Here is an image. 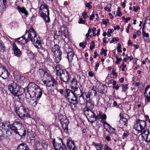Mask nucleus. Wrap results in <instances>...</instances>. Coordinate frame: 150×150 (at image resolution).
<instances>
[{
  "label": "nucleus",
  "instance_id": "774afa93",
  "mask_svg": "<svg viewBox=\"0 0 150 150\" xmlns=\"http://www.w3.org/2000/svg\"><path fill=\"white\" fill-rule=\"evenodd\" d=\"M145 98L147 102H150V96H147L145 97Z\"/></svg>",
  "mask_w": 150,
  "mask_h": 150
},
{
  "label": "nucleus",
  "instance_id": "37998d69",
  "mask_svg": "<svg viewBox=\"0 0 150 150\" xmlns=\"http://www.w3.org/2000/svg\"><path fill=\"white\" fill-rule=\"evenodd\" d=\"M119 40V38L118 37L113 38L112 40L110 41V43H112L113 42H116Z\"/></svg>",
  "mask_w": 150,
  "mask_h": 150
},
{
  "label": "nucleus",
  "instance_id": "e2e57ef3",
  "mask_svg": "<svg viewBox=\"0 0 150 150\" xmlns=\"http://www.w3.org/2000/svg\"><path fill=\"white\" fill-rule=\"evenodd\" d=\"M117 16H121L122 15V13L120 11H118V9L117 10Z\"/></svg>",
  "mask_w": 150,
  "mask_h": 150
},
{
  "label": "nucleus",
  "instance_id": "f3484780",
  "mask_svg": "<svg viewBox=\"0 0 150 150\" xmlns=\"http://www.w3.org/2000/svg\"><path fill=\"white\" fill-rule=\"evenodd\" d=\"M141 134L142 137L146 142H150V132L147 129L144 130Z\"/></svg>",
  "mask_w": 150,
  "mask_h": 150
},
{
  "label": "nucleus",
  "instance_id": "3c124183",
  "mask_svg": "<svg viewBox=\"0 0 150 150\" xmlns=\"http://www.w3.org/2000/svg\"><path fill=\"white\" fill-rule=\"evenodd\" d=\"M82 15L83 18L85 19H86L88 17L87 13L86 12H83Z\"/></svg>",
  "mask_w": 150,
  "mask_h": 150
},
{
  "label": "nucleus",
  "instance_id": "cd10ccee",
  "mask_svg": "<svg viewBox=\"0 0 150 150\" xmlns=\"http://www.w3.org/2000/svg\"><path fill=\"white\" fill-rule=\"evenodd\" d=\"M38 72L41 77L42 78H43V79H45L47 76H48L50 75L49 74L42 69H39Z\"/></svg>",
  "mask_w": 150,
  "mask_h": 150
},
{
  "label": "nucleus",
  "instance_id": "603ef678",
  "mask_svg": "<svg viewBox=\"0 0 150 150\" xmlns=\"http://www.w3.org/2000/svg\"><path fill=\"white\" fill-rule=\"evenodd\" d=\"M86 22V20H83L82 18H80L79 19V24H84Z\"/></svg>",
  "mask_w": 150,
  "mask_h": 150
},
{
  "label": "nucleus",
  "instance_id": "338daca9",
  "mask_svg": "<svg viewBox=\"0 0 150 150\" xmlns=\"http://www.w3.org/2000/svg\"><path fill=\"white\" fill-rule=\"evenodd\" d=\"M126 57H127V58L128 59H130V60H132L133 59V57L132 56H130L129 57H128L127 54L126 55Z\"/></svg>",
  "mask_w": 150,
  "mask_h": 150
},
{
  "label": "nucleus",
  "instance_id": "f704fd0d",
  "mask_svg": "<svg viewBox=\"0 0 150 150\" xmlns=\"http://www.w3.org/2000/svg\"><path fill=\"white\" fill-rule=\"evenodd\" d=\"M17 81L20 83H22L25 80V77L23 76H19L17 77Z\"/></svg>",
  "mask_w": 150,
  "mask_h": 150
},
{
  "label": "nucleus",
  "instance_id": "58836bf2",
  "mask_svg": "<svg viewBox=\"0 0 150 150\" xmlns=\"http://www.w3.org/2000/svg\"><path fill=\"white\" fill-rule=\"evenodd\" d=\"M120 122L122 123L123 122V124L124 125H125L126 123V122L127 121V119L123 117V116H121V114L120 115Z\"/></svg>",
  "mask_w": 150,
  "mask_h": 150
},
{
  "label": "nucleus",
  "instance_id": "412c9836",
  "mask_svg": "<svg viewBox=\"0 0 150 150\" xmlns=\"http://www.w3.org/2000/svg\"><path fill=\"white\" fill-rule=\"evenodd\" d=\"M15 41L17 42L20 44H25L27 43L28 41L27 39H26L25 37V35L22 36L21 37L16 38Z\"/></svg>",
  "mask_w": 150,
  "mask_h": 150
},
{
  "label": "nucleus",
  "instance_id": "39448f33",
  "mask_svg": "<svg viewBox=\"0 0 150 150\" xmlns=\"http://www.w3.org/2000/svg\"><path fill=\"white\" fill-rule=\"evenodd\" d=\"M39 12L40 16L45 21V23H49L50 22L49 8L46 4H42L40 6L39 8Z\"/></svg>",
  "mask_w": 150,
  "mask_h": 150
},
{
  "label": "nucleus",
  "instance_id": "ddd939ff",
  "mask_svg": "<svg viewBox=\"0 0 150 150\" xmlns=\"http://www.w3.org/2000/svg\"><path fill=\"white\" fill-rule=\"evenodd\" d=\"M86 107L83 109V112L84 114L87 117L88 116V115L86 114V112H89L90 111H92L91 109L93 108L94 107V104L92 102L91 100H88V99L86 100Z\"/></svg>",
  "mask_w": 150,
  "mask_h": 150
},
{
  "label": "nucleus",
  "instance_id": "b1692460",
  "mask_svg": "<svg viewBox=\"0 0 150 150\" xmlns=\"http://www.w3.org/2000/svg\"><path fill=\"white\" fill-rule=\"evenodd\" d=\"M64 94L65 97L68 99V98L71 97H72L74 95V93L71 90L68 89H66L64 91Z\"/></svg>",
  "mask_w": 150,
  "mask_h": 150
},
{
  "label": "nucleus",
  "instance_id": "bb28decb",
  "mask_svg": "<svg viewBox=\"0 0 150 150\" xmlns=\"http://www.w3.org/2000/svg\"><path fill=\"white\" fill-rule=\"evenodd\" d=\"M13 50L14 54L16 56H18L20 54L21 51L14 43H13Z\"/></svg>",
  "mask_w": 150,
  "mask_h": 150
},
{
  "label": "nucleus",
  "instance_id": "5701e85b",
  "mask_svg": "<svg viewBox=\"0 0 150 150\" xmlns=\"http://www.w3.org/2000/svg\"><path fill=\"white\" fill-rule=\"evenodd\" d=\"M2 74H0V77L4 79L8 78L9 76V74L7 70L4 67L3 70L1 71Z\"/></svg>",
  "mask_w": 150,
  "mask_h": 150
},
{
  "label": "nucleus",
  "instance_id": "79ce46f5",
  "mask_svg": "<svg viewBox=\"0 0 150 150\" xmlns=\"http://www.w3.org/2000/svg\"><path fill=\"white\" fill-rule=\"evenodd\" d=\"M111 4H108L106 7L104 8V9L105 10L107 11H111Z\"/></svg>",
  "mask_w": 150,
  "mask_h": 150
},
{
  "label": "nucleus",
  "instance_id": "423d86ee",
  "mask_svg": "<svg viewBox=\"0 0 150 150\" xmlns=\"http://www.w3.org/2000/svg\"><path fill=\"white\" fill-rule=\"evenodd\" d=\"M146 123L145 121L137 120L134 126V129L138 133H142V132L146 128Z\"/></svg>",
  "mask_w": 150,
  "mask_h": 150
},
{
  "label": "nucleus",
  "instance_id": "dca6fc26",
  "mask_svg": "<svg viewBox=\"0 0 150 150\" xmlns=\"http://www.w3.org/2000/svg\"><path fill=\"white\" fill-rule=\"evenodd\" d=\"M67 148L69 150H77V148L75 146L74 142L71 138L67 139Z\"/></svg>",
  "mask_w": 150,
  "mask_h": 150
},
{
  "label": "nucleus",
  "instance_id": "6e6d98bb",
  "mask_svg": "<svg viewBox=\"0 0 150 150\" xmlns=\"http://www.w3.org/2000/svg\"><path fill=\"white\" fill-rule=\"evenodd\" d=\"M63 28L64 29V30L63 31V35H64V34H66L68 32L67 30H66V28L64 27H62V28Z\"/></svg>",
  "mask_w": 150,
  "mask_h": 150
},
{
  "label": "nucleus",
  "instance_id": "69168bd1",
  "mask_svg": "<svg viewBox=\"0 0 150 150\" xmlns=\"http://www.w3.org/2000/svg\"><path fill=\"white\" fill-rule=\"evenodd\" d=\"M106 115L105 114H104L102 115V117L101 118L103 120H105L106 119Z\"/></svg>",
  "mask_w": 150,
  "mask_h": 150
},
{
  "label": "nucleus",
  "instance_id": "20e7f679",
  "mask_svg": "<svg viewBox=\"0 0 150 150\" xmlns=\"http://www.w3.org/2000/svg\"><path fill=\"white\" fill-rule=\"evenodd\" d=\"M16 114L22 119H25L30 117L28 108L23 105L16 107L15 110Z\"/></svg>",
  "mask_w": 150,
  "mask_h": 150
},
{
  "label": "nucleus",
  "instance_id": "680f3d73",
  "mask_svg": "<svg viewBox=\"0 0 150 150\" xmlns=\"http://www.w3.org/2000/svg\"><path fill=\"white\" fill-rule=\"evenodd\" d=\"M79 87V85H77V86H75L73 87V88H72L74 90V91L75 92L77 91V90H78V88Z\"/></svg>",
  "mask_w": 150,
  "mask_h": 150
},
{
  "label": "nucleus",
  "instance_id": "a211bd4d",
  "mask_svg": "<svg viewBox=\"0 0 150 150\" xmlns=\"http://www.w3.org/2000/svg\"><path fill=\"white\" fill-rule=\"evenodd\" d=\"M12 127L14 130V132L23 127L22 124L19 121H14L11 125Z\"/></svg>",
  "mask_w": 150,
  "mask_h": 150
},
{
  "label": "nucleus",
  "instance_id": "7ed1b4c3",
  "mask_svg": "<svg viewBox=\"0 0 150 150\" xmlns=\"http://www.w3.org/2000/svg\"><path fill=\"white\" fill-rule=\"evenodd\" d=\"M21 86L15 83L10 84L8 86V89L14 96H17L21 103L24 100L23 95L20 89Z\"/></svg>",
  "mask_w": 150,
  "mask_h": 150
},
{
  "label": "nucleus",
  "instance_id": "5fc2aeb1",
  "mask_svg": "<svg viewBox=\"0 0 150 150\" xmlns=\"http://www.w3.org/2000/svg\"><path fill=\"white\" fill-rule=\"evenodd\" d=\"M109 21V20L108 19H106L105 20H103V21L102 22V24L107 25V23Z\"/></svg>",
  "mask_w": 150,
  "mask_h": 150
},
{
  "label": "nucleus",
  "instance_id": "c9c22d12",
  "mask_svg": "<svg viewBox=\"0 0 150 150\" xmlns=\"http://www.w3.org/2000/svg\"><path fill=\"white\" fill-rule=\"evenodd\" d=\"M55 67L56 70L57 75H60L62 71L61 69V65L59 64H58L56 65Z\"/></svg>",
  "mask_w": 150,
  "mask_h": 150
},
{
  "label": "nucleus",
  "instance_id": "f257e3e1",
  "mask_svg": "<svg viewBox=\"0 0 150 150\" xmlns=\"http://www.w3.org/2000/svg\"><path fill=\"white\" fill-rule=\"evenodd\" d=\"M25 97L28 101L30 98L36 96L40 98L42 94V92L41 89L35 83H30L27 86L24 88Z\"/></svg>",
  "mask_w": 150,
  "mask_h": 150
},
{
  "label": "nucleus",
  "instance_id": "a18cd8bd",
  "mask_svg": "<svg viewBox=\"0 0 150 150\" xmlns=\"http://www.w3.org/2000/svg\"><path fill=\"white\" fill-rule=\"evenodd\" d=\"M0 46L1 48V51L4 52L5 50V46L3 44V42L0 45Z\"/></svg>",
  "mask_w": 150,
  "mask_h": 150
},
{
  "label": "nucleus",
  "instance_id": "0eeeda50",
  "mask_svg": "<svg viewBox=\"0 0 150 150\" xmlns=\"http://www.w3.org/2000/svg\"><path fill=\"white\" fill-rule=\"evenodd\" d=\"M86 113L88 115L87 117L88 121L91 123H94L97 120L99 119L102 117L101 112L99 111L98 113L97 116H96L95 113L93 111H89Z\"/></svg>",
  "mask_w": 150,
  "mask_h": 150
},
{
  "label": "nucleus",
  "instance_id": "8fccbe9b",
  "mask_svg": "<svg viewBox=\"0 0 150 150\" xmlns=\"http://www.w3.org/2000/svg\"><path fill=\"white\" fill-rule=\"evenodd\" d=\"M116 61L115 62V63L116 64H119L120 62L121 61L122 59L121 58H118L117 56L116 57Z\"/></svg>",
  "mask_w": 150,
  "mask_h": 150
},
{
  "label": "nucleus",
  "instance_id": "4be33fe9",
  "mask_svg": "<svg viewBox=\"0 0 150 150\" xmlns=\"http://www.w3.org/2000/svg\"><path fill=\"white\" fill-rule=\"evenodd\" d=\"M35 98H33L32 99H30L28 101L29 103L31 105L35 107L37 104L38 103L39 98H38L37 96L34 97Z\"/></svg>",
  "mask_w": 150,
  "mask_h": 150
},
{
  "label": "nucleus",
  "instance_id": "c85d7f7f",
  "mask_svg": "<svg viewBox=\"0 0 150 150\" xmlns=\"http://www.w3.org/2000/svg\"><path fill=\"white\" fill-rule=\"evenodd\" d=\"M17 8L19 12L24 13L26 16L28 15V13L25 8L18 6Z\"/></svg>",
  "mask_w": 150,
  "mask_h": 150
},
{
  "label": "nucleus",
  "instance_id": "c756f323",
  "mask_svg": "<svg viewBox=\"0 0 150 150\" xmlns=\"http://www.w3.org/2000/svg\"><path fill=\"white\" fill-rule=\"evenodd\" d=\"M78 102L80 104H83L84 103L85 100L84 99V96L83 95H81L80 96L76 97Z\"/></svg>",
  "mask_w": 150,
  "mask_h": 150
},
{
  "label": "nucleus",
  "instance_id": "aec40b11",
  "mask_svg": "<svg viewBox=\"0 0 150 150\" xmlns=\"http://www.w3.org/2000/svg\"><path fill=\"white\" fill-rule=\"evenodd\" d=\"M74 54L72 49L70 48H68L67 54V58L69 63L71 62L73 59Z\"/></svg>",
  "mask_w": 150,
  "mask_h": 150
},
{
  "label": "nucleus",
  "instance_id": "13d9d810",
  "mask_svg": "<svg viewBox=\"0 0 150 150\" xmlns=\"http://www.w3.org/2000/svg\"><path fill=\"white\" fill-rule=\"evenodd\" d=\"M107 38H104L103 39V45L104 46L108 43L106 40Z\"/></svg>",
  "mask_w": 150,
  "mask_h": 150
},
{
  "label": "nucleus",
  "instance_id": "2eb2a0df",
  "mask_svg": "<svg viewBox=\"0 0 150 150\" xmlns=\"http://www.w3.org/2000/svg\"><path fill=\"white\" fill-rule=\"evenodd\" d=\"M67 101L69 103V105L71 109H74L76 107V105L78 103L76 97L72 98L71 97L67 99Z\"/></svg>",
  "mask_w": 150,
  "mask_h": 150
},
{
  "label": "nucleus",
  "instance_id": "6ab92c4d",
  "mask_svg": "<svg viewBox=\"0 0 150 150\" xmlns=\"http://www.w3.org/2000/svg\"><path fill=\"white\" fill-rule=\"evenodd\" d=\"M14 133L18 134L21 137H23L25 136L26 130L25 129L24 126L23 125V127H22L21 128L18 129L17 131L14 132Z\"/></svg>",
  "mask_w": 150,
  "mask_h": 150
},
{
  "label": "nucleus",
  "instance_id": "72a5a7b5",
  "mask_svg": "<svg viewBox=\"0 0 150 150\" xmlns=\"http://www.w3.org/2000/svg\"><path fill=\"white\" fill-rule=\"evenodd\" d=\"M43 56L44 58L47 59L48 62H52V60L50 58V56L47 51L44 52V54H43Z\"/></svg>",
  "mask_w": 150,
  "mask_h": 150
},
{
  "label": "nucleus",
  "instance_id": "a878e982",
  "mask_svg": "<svg viewBox=\"0 0 150 150\" xmlns=\"http://www.w3.org/2000/svg\"><path fill=\"white\" fill-rule=\"evenodd\" d=\"M17 150H30L25 143H22L19 144L17 149Z\"/></svg>",
  "mask_w": 150,
  "mask_h": 150
},
{
  "label": "nucleus",
  "instance_id": "9d476101",
  "mask_svg": "<svg viewBox=\"0 0 150 150\" xmlns=\"http://www.w3.org/2000/svg\"><path fill=\"white\" fill-rule=\"evenodd\" d=\"M43 81L47 86L56 87L57 85V81L50 75L46 77Z\"/></svg>",
  "mask_w": 150,
  "mask_h": 150
},
{
  "label": "nucleus",
  "instance_id": "2f4dec72",
  "mask_svg": "<svg viewBox=\"0 0 150 150\" xmlns=\"http://www.w3.org/2000/svg\"><path fill=\"white\" fill-rule=\"evenodd\" d=\"M60 49L59 46L57 44L54 45L52 47V51L54 52H55L57 51V53H59V51H61Z\"/></svg>",
  "mask_w": 150,
  "mask_h": 150
},
{
  "label": "nucleus",
  "instance_id": "393cba45",
  "mask_svg": "<svg viewBox=\"0 0 150 150\" xmlns=\"http://www.w3.org/2000/svg\"><path fill=\"white\" fill-rule=\"evenodd\" d=\"M59 53L57 54H54L55 56L54 62L56 63H59L62 59V52L61 51H59Z\"/></svg>",
  "mask_w": 150,
  "mask_h": 150
},
{
  "label": "nucleus",
  "instance_id": "de8ad7c7",
  "mask_svg": "<svg viewBox=\"0 0 150 150\" xmlns=\"http://www.w3.org/2000/svg\"><path fill=\"white\" fill-rule=\"evenodd\" d=\"M87 44V42H85L84 43L83 42H81L79 44V46L82 47L84 49L85 47V45Z\"/></svg>",
  "mask_w": 150,
  "mask_h": 150
},
{
  "label": "nucleus",
  "instance_id": "09e8293b",
  "mask_svg": "<svg viewBox=\"0 0 150 150\" xmlns=\"http://www.w3.org/2000/svg\"><path fill=\"white\" fill-rule=\"evenodd\" d=\"M121 44L120 43H119L118 44V46L117 47V51L118 52H122V50H121Z\"/></svg>",
  "mask_w": 150,
  "mask_h": 150
},
{
  "label": "nucleus",
  "instance_id": "a19ab883",
  "mask_svg": "<svg viewBox=\"0 0 150 150\" xmlns=\"http://www.w3.org/2000/svg\"><path fill=\"white\" fill-rule=\"evenodd\" d=\"M96 91L92 89L91 90H90L88 93L90 96H93V94H94L95 96H96Z\"/></svg>",
  "mask_w": 150,
  "mask_h": 150
},
{
  "label": "nucleus",
  "instance_id": "4c0bfd02",
  "mask_svg": "<svg viewBox=\"0 0 150 150\" xmlns=\"http://www.w3.org/2000/svg\"><path fill=\"white\" fill-rule=\"evenodd\" d=\"M6 0H0V7L2 8H5Z\"/></svg>",
  "mask_w": 150,
  "mask_h": 150
},
{
  "label": "nucleus",
  "instance_id": "1a4fd4ad",
  "mask_svg": "<svg viewBox=\"0 0 150 150\" xmlns=\"http://www.w3.org/2000/svg\"><path fill=\"white\" fill-rule=\"evenodd\" d=\"M53 146L56 150H67V147L63 144L62 139L59 138L55 141L54 139L52 142Z\"/></svg>",
  "mask_w": 150,
  "mask_h": 150
},
{
  "label": "nucleus",
  "instance_id": "0e129e2a",
  "mask_svg": "<svg viewBox=\"0 0 150 150\" xmlns=\"http://www.w3.org/2000/svg\"><path fill=\"white\" fill-rule=\"evenodd\" d=\"M102 52H100L101 54H103L104 53L107 52V50H105L103 48H102Z\"/></svg>",
  "mask_w": 150,
  "mask_h": 150
},
{
  "label": "nucleus",
  "instance_id": "49530a36",
  "mask_svg": "<svg viewBox=\"0 0 150 150\" xmlns=\"http://www.w3.org/2000/svg\"><path fill=\"white\" fill-rule=\"evenodd\" d=\"M91 45L90 47V49L92 50L94 49L95 47V43L94 41H93L91 42Z\"/></svg>",
  "mask_w": 150,
  "mask_h": 150
},
{
  "label": "nucleus",
  "instance_id": "4d7b16f0",
  "mask_svg": "<svg viewBox=\"0 0 150 150\" xmlns=\"http://www.w3.org/2000/svg\"><path fill=\"white\" fill-rule=\"evenodd\" d=\"M129 134L128 132L124 133L122 136V138L123 139H125L126 137H127Z\"/></svg>",
  "mask_w": 150,
  "mask_h": 150
},
{
  "label": "nucleus",
  "instance_id": "6e6552de",
  "mask_svg": "<svg viewBox=\"0 0 150 150\" xmlns=\"http://www.w3.org/2000/svg\"><path fill=\"white\" fill-rule=\"evenodd\" d=\"M47 144L45 140L41 139L34 143V147L35 150H47Z\"/></svg>",
  "mask_w": 150,
  "mask_h": 150
},
{
  "label": "nucleus",
  "instance_id": "c03bdc74",
  "mask_svg": "<svg viewBox=\"0 0 150 150\" xmlns=\"http://www.w3.org/2000/svg\"><path fill=\"white\" fill-rule=\"evenodd\" d=\"M92 4L91 2L86 3L85 4L86 7L88 8L89 9H91L92 8V6L91 5Z\"/></svg>",
  "mask_w": 150,
  "mask_h": 150
},
{
  "label": "nucleus",
  "instance_id": "052dcab7",
  "mask_svg": "<svg viewBox=\"0 0 150 150\" xmlns=\"http://www.w3.org/2000/svg\"><path fill=\"white\" fill-rule=\"evenodd\" d=\"M104 150H112V149L108 147L107 145H105L104 146Z\"/></svg>",
  "mask_w": 150,
  "mask_h": 150
},
{
  "label": "nucleus",
  "instance_id": "473e14b6",
  "mask_svg": "<svg viewBox=\"0 0 150 150\" xmlns=\"http://www.w3.org/2000/svg\"><path fill=\"white\" fill-rule=\"evenodd\" d=\"M70 84L73 88L74 87L77 85H79V83L77 82L76 78H74L70 81Z\"/></svg>",
  "mask_w": 150,
  "mask_h": 150
},
{
  "label": "nucleus",
  "instance_id": "bf43d9fd",
  "mask_svg": "<svg viewBox=\"0 0 150 150\" xmlns=\"http://www.w3.org/2000/svg\"><path fill=\"white\" fill-rule=\"evenodd\" d=\"M143 36L147 38L149 37V34L148 33H146L145 32L143 31Z\"/></svg>",
  "mask_w": 150,
  "mask_h": 150
},
{
  "label": "nucleus",
  "instance_id": "7c9ffc66",
  "mask_svg": "<svg viewBox=\"0 0 150 150\" xmlns=\"http://www.w3.org/2000/svg\"><path fill=\"white\" fill-rule=\"evenodd\" d=\"M10 122H5L4 123L2 122H0V129L3 132H4V131L5 130V129L7 126H6V124H8V123H9Z\"/></svg>",
  "mask_w": 150,
  "mask_h": 150
},
{
  "label": "nucleus",
  "instance_id": "4468645a",
  "mask_svg": "<svg viewBox=\"0 0 150 150\" xmlns=\"http://www.w3.org/2000/svg\"><path fill=\"white\" fill-rule=\"evenodd\" d=\"M6 126H7L5 129V130L4 132L3 133H5V135L6 137L10 136L12 134V133L13 132H14V130L12 128L11 125L10 124V122L8 123V124H6Z\"/></svg>",
  "mask_w": 150,
  "mask_h": 150
},
{
  "label": "nucleus",
  "instance_id": "9b49d317",
  "mask_svg": "<svg viewBox=\"0 0 150 150\" xmlns=\"http://www.w3.org/2000/svg\"><path fill=\"white\" fill-rule=\"evenodd\" d=\"M59 76V79L67 83L68 82L70 79V76L69 74L68 71L66 70H62L60 75H58Z\"/></svg>",
  "mask_w": 150,
  "mask_h": 150
},
{
  "label": "nucleus",
  "instance_id": "e433bc0d",
  "mask_svg": "<svg viewBox=\"0 0 150 150\" xmlns=\"http://www.w3.org/2000/svg\"><path fill=\"white\" fill-rule=\"evenodd\" d=\"M95 146L97 150H102L103 147L101 143H95Z\"/></svg>",
  "mask_w": 150,
  "mask_h": 150
},
{
  "label": "nucleus",
  "instance_id": "ea45409f",
  "mask_svg": "<svg viewBox=\"0 0 150 150\" xmlns=\"http://www.w3.org/2000/svg\"><path fill=\"white\" fill-rule=\"evenodd\" d=\"M62 33L60 31H58V32L56 31L55 33H54V38H57L59 36H60L62 35Z\"/></svg>",
  "mask_w": 150,
  "mask_h": 150
},
{
  "label": "nucleus",
  "instance_id": "f03ea898",
  "mask_svg": "<svg viewBox=\"0 0 150 150\" xmlns=\"http://www.w3.org/2000/svg\"><path fill=\"white\" fill-rule=\"evenodd\" d=\"M26 34L28 33V37L27 38L28 42L30 41L34 46L37 47L38 46L40 45L41 40L40 38L38 36L35 29L32 26L29 28L28 30H26Z\"/></svg>",
  "mask_w": 150,
  "mask_h": 150
},
{
  "label": "nucleus",
  "instance_id": "864d4df0",
  "mask_svg": "<svg viewBox=\"0 0 150 150\" xmlns=\"http://www.w3.org/2000/svg\"><path fill=\"white\" fill-rule=\"evenodd\" d=\"M148 89H149L148 88H147L146 87L144 89V96L145 97L148 96L147 95V91Z\"/></svg>",
  "mask_w": 150,
  "mask_h": 150
},
{
  "label": "nucleus",
  "instance_id": "f8f14e48",
  "mask_svg": "<svg viewBox=\"0 0 150 150\" xmlns=\"http://www.w3.org/2000/svg\"><path fill=\"white\" fill-rule=\"evenodd\" d=\"M59 118V120L60 121L63 128L64 130L68 131L69 124V120L65 116L61 115Z\"/></svg>",
  "mask_w": 150,
  "mask_h": 150
}]
</instances>
